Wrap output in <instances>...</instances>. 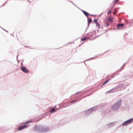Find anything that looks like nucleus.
Returning a JSON list of instances; mask_svg holds the SVG:
<instances>
[{
  "instance_id": "1",
  "label": "nucleus",
  "mask_w": 133,
  "mask_h": 133,
  "mask_svg": "<svg viewBox=\"0 0 133 133\" xmlns=\"http://www.w3.org/2000/svg\"><path fill=\"white\" fill-rule=\"evenodd\" d=\"M121 104L122 100L120 99L112 106V108L113 110H116L119 107Z\"/></svg>"
},
{
  "instance_id": "2",
  "label": "nucleus",
  "mask_w": 133,
  "mask_h": 133,
  "mask_svg": "<svg viewBox=\"0 0 133 133\" xmlns=\"http://www.w3.org/2000/svg\"><path fill=\"white\" fill-rule=\"evenodd\" d=\"M133 119L132 118L130 119L123 123L122 124L123 125H126L127 124L131 123Z\"/></svg>"
},
{
  "instance_id": "3",
  "label": "nucleus",
  "mask_w": 133,
  "mask_h": 133,
  "mask_svg": "<svg viewBox=\"0 0 133 133\" xmlns=\"http://www.w3.org/2000/svg\"><path fill=\"white\" fill-rule=\"evenodd\" d=\"M25 73H28L29 72V71L24 67H23L21 69Z\"/></svg>"
},
{
  "instance_id": "4",
  "label": "nucleus",
  "mask_w": 133,
  "mask_h": 133,
  "mask_svg": "<svg viewBox=\"0 0 133 133\" xmlns=\"http://www.w3.org/2000/svg\"><path fill=\"white\" fill-rule=\"evenodd\" d=\"M27 128V125H24L22 126H20L18 127V129L19 130H21L24 128Z\"/></svg>"
},
{
  "instance_id": "5",
  "label": "nucleus",
  "mask_w": 133,
  "mask_h": 133,
  "mask_svg": "<svg viewBox=\"0 0 133 133\" xmlns=\"http://www.w3.org/2000/svg\"><path fill=\"white\" fill-rule=\"evenodd\" d=\"M114 18L111 17H109L108 18V19L110 22H112L113 21Z\"/></svg>"
},
{
  "instance_id": "6",
  "label": "nucleus",
  "mask_w": 133,
  "mask_h": 133,
  "mask_svg": "<svg viewBox=\"0 0 133 133\" xmlns=\"http://www.w3.org/2000/svg\"><path fill=\"white\" fill-rule=\"evenodd\" d=\"M82 11L83 13L86 16L88 17V16L89 14L88 13L84 11Z\"/></svg>"
},
{
  "instance_id": "7",
  "label": "nucleus",
  "mask_w": 133,
  "mask_h": 133,
  "mask_svg": "<svg viewBox=\"0 0 133 133\" xmlns=\"http://www.w3.org/2000/svg\"><path fill=\"white\" fill-rule=\"evenodd\" d=\"M32 120H30L24 123H23V124H28L29 123H31L32 122Z\"/></svg>"
},
{
  "instance_id": "8",
  "label": "nucleus",
  "mask_w": 133,
  "mask_h": 133,
  "mask_svg": "<svg viewBox=\"0 0 133 133\" xmlns=\"http://www.w3.org/2000/svg\"><path fill=\"white\" fill-rule=\"evenodd\" d=\"M97 19H95L94 20V21L96 23V25H97L98 27L99 28V25H98V23L97 22Z\"/></svg>"
},
{
  "instance_id": "9",
  "label": "nucleus",
  "mask_w": 133,
  "mask_h": 133,
  "mask_svg": "<svg viewBox=\"0 0 133 133\" xmlns=\"http://www.w3.org/2000/svg\"><path fill=\"white\" fill-rule=\"evenodd\" d=\"M124 26V24H118L117 25V27H119L120 26Z\"/></svg>"
},
{
  "instance_id": "10",
  "label": "nucleus",
  "mask_w": 133,
  "mask_h": 133,
  "mask_svg": "<svg viewBox=\"0 0 133 133\" xmlns=\"http://www.w3.org/2000/svg\"><path fill=\"white\" fill-rule=\"evenodd\" d=\"M109 80H110V79H108L107 80H106L104 82L103 85H104L105 84H106L107 82H108L109 81Z\"/></svg>"
},
{
  "instance_id": "11",
  "label": "nucleus",
  "mask_w": 133,
  "mask_h": 133,
  "mask_svg": "<svg viewBox=\"0 0 133 133\" xmlns=\"http://www.w3.org/2000/svg\"><path fill=\"white\" fill-rule=\"evenodd\" d=\"M55 111V109L54 108H52L51 110V112L52 113H53Z\"/></svg>"
},
{
  "instance_id": "12",
  "label": "nucleus",
  "mask_w": 133,
  "mask_h": 133,
  "mask_svg": "<svg viewBox=\"0 0 133 133\" xmlns=\"http://www.w3.org/2000/svg\"><path fill=\"white\" fill-rule=\"evenodd\" d=\"M113 123H111L108 124V125L109 126H112L113 125Z\"/></svg>"
},
{
  "instance_id": "13",
  "label": "nucleus",
  "mask_w": 133,
  "mask_h": 133,
  "mask_svg": "<svg viewBox=\"0 0 133 133\" xmlns=\"http://www.w3.org/2000/svg\"><path fill=\"white\" fill-rule=\"evenodd\" d=\"M86 38L87 37H84L83 38H81V40L82 41H83L85 40L86 39Z\"/></svg>"
},
{
  "instance_id": "14",
  "label": "nucleus",
  "mask_w": 133,
  "mask_h": 133,
  "mask_svg": "<svg viewBox=\"0 0 133 133\" xmlns=\"http://www.w3.org/2000/svg\"><path fill=\"white\" fill-rule=\"evenodd\" d=\"M91 21H92V20H91V18H89V21H88V23H89V22H91Z\"/></svg>"
},
{
  "instance_id": "15",
  "label": "nucleus",
  "mask_w": 133,
  "mask_h": 133,
  "mask_svg": "<svg viewBox=\"0 0 133 133\" xmlns=\"http://www.w3.org/2000/svg\"><path fill=\"white\" fill-rule=\"evenodd\" d=\"M117 12V11L116 10V9H115V12H114V15H116V12Z\"/></svg>"
},
{
  "instance_id": "16",
  "label": "nucleus",
  "mask_w": 133,
  "mask_h": 133,
  "mask_svg": "<svg viewBox=\"0 0 133 133\" xmlns=\"http://www.w3.org/2000/svg\"><path fill=\"white\" fill-rule=\"evenodd\" d=\"M119 0H115V3H116Z\"/></svg>"
},
{
  "instance_id": "17",
  "label": "nucleus",
  "mask_w": 133,
  "mask_h": 133,
  "mask_svg": "<svg viewBox=\"0 0 133 133\" xmlns=\"http://www.w3.org/2000/svg\"><path fill=\"white\" fill-rule=\"evenodd\" d=\"M111 11L110 10H109V12H108V14H109L110 13H111Z\"/></svg>"
},
{
  "instance_id": "18",
  "label": "nucleus",
  "mask_w": 133,
  "mask_h": 133,
  "mask_svg": "<svg viewBox=\"0 0 133 133\" xmlns=\"http://www.w3.org/2000/svg\"><path fill=\"white\" fill-rule=\"evenodd\" d=\"M106 24V25L107 26H108L109 25V23H107Z\"/></svg>"
},
{
  "instance_id": "19",
  "label": "nucleus",
  "mask_w": 133,
  "mask_h": 133,
  "mask_svg": "<svg viewBox=\"0 0 133 133\" xmlns=\"http://www.w3.org/2000/svg\"><path fill=\"white\" fill-rule=\"evenodd\" d=\"M76 100H75V101H71V103H73L75 101H76Z\"/></svg>"
},
{
  "instance_id": "20",
  "label": "nucleus",
  "mask_w": 133,
  "mask_h": 133,
  "mask_svg": "<svg viewBox=\"0 0 133 133\" xmlns=\"http://www.w3.org/2000/svg\"><path fill=\"white\" fill-rule=\"evenodd\" d=\"M39 129H42V127H39Z\"/></svg>"
}]
</instances>
